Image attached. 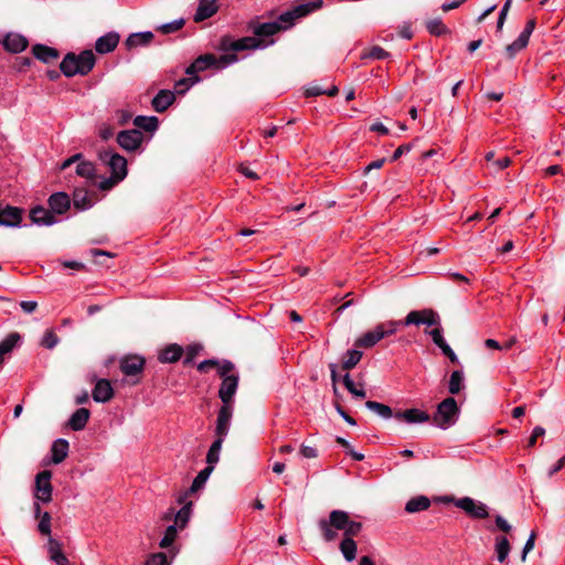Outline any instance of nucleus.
I'll return each mask as SVG.
<instances>
[{
	"label": "nucleus",
	"instance_id": "ea45409f",
	"mask_svg": "<svg viewBox=\"0 0 565 565\" xmlns=\"http://www.w3.org/2000/svg\"><path fill=\"white\" fill-rule=\"evenodd\" d=\"M529 41L523 36L519 35L515 41L507 45L505 52L509 58H513L520 51L526 47Z\"/></svg>",
	"mask_w": 565,
	"mask_h": 565
},
{
	"label": "nucleus",
	"instance_id": "864d4df0",
	"mask_svg": "<svg viewBox=\"0 0 565 565\" xmlns=\"http://www.w3.org/2000/svg\"><path fill=\"white\" fill-rule=\"evenodd\" d=\"M184 25L183 19H178L174 21H171L169 23L161 24L158 28V31H160L163 34H170L179 31Z\"/></svg>",
	"mask_w": 565,
	"mask_h": 565
},
{
	"label": "nucleus",
	"instance_id": "f3484780",
	"mask_svg": "<svg viewBox=\"0 0 565 565\" xmlns=\"http://www.w3.org/2000/svg\"><path fill=\"white\" fill-rule=\"evenodd\" d=\"M119 34L117 32H108L99 36L95 42V50L99 54H107L113 52L119 43Z\"/></svg>",
	"mask_w": 565,
	"mask_h": 565
},
{
	"label": "nucleus",
	"instance_id": "dca6fc26",
	"mask_svg": "<svg viewBox=\"0 0 565 565\" xmlns=\"http://www.w3.org/2000/svg\"><path fill=\"white\" fill-rule=\"evenodd\" d=\"M233 407L231 405H222L216 419L215 434L217 438L224 439L230 430Z\"/></svg>",
	"mask_w": 565,
	"mask_h": 565
},
{
	"label": "nucleus",
	"instance_id": "72a5a7b5",
	"mask_svg": "<svg viewBox=\"0 0 565 565\" xmlns=\"http://www.w3.org/2000/svg\"><path fill=\"white\" fill-rule=\"evenodd\" d=\"M213 470H214L213 466H207L204 469H202L198 473V476L194 478V480L190 487V492L193 493V492H196L198 490H200L201 488H203V486L207 481V479Z\"/></svg>",
	"mask_w": 565,
	"mask_h": 565
},
{
	"label": "nucleus",
	"instance_id": "ddd939ff",
	"mask_svg": "<svg viewBox=\"0 0 565 565\" xmlns=\"http://www.w3.org/2000/svg\"><path fill=\"white\" fill-rule=\"evenodd\" d=\"M68 450H70V444H68V441L66 439H64V438L55 439L52 443V446H51V449H50V457H45L43 459V465H47V463L58 465V463H61L67 457Z\"/></svg>",
	"mask_w": 565,
	"mask_h": 565
},
{
	"label": "nucleus",
	"instance_id": "8fccbe9b",
	"mask_svg": "<svg viewBox=\"0 0 565 565\" xmlns=\"http://www.w3.org/2000/svg\"><path fill=\"white\" fill-rule=\"evenodd\" d=\"M76 173L79 177L92 179L95 174V167L92 162L88 161L79 162L76 167Z\"/></svg>",
	"mask_w": 565,
	"mask_h": 565
},
{
	"label": "nucleus",
	"instance_id": "39448f33",
	"mask_svg": "<svg viewBox=\"0 0 565 565\" xmlns=\"http://www.w3.org/2000/svg\"><path fill=\"white\" fill-rule=\"evenodd\" d=\"M459 417V408L454 397H447L438 404L437 411L433 416L434 424L441 428L448 429L457 422Z\"/></svg>",
	"mask_w": 565,
	"mask_h": 565
},
{
	"label": "nucleus",
	"instance_id": "5fc2aeb1",
	"mask_svg": "<svg viewBox=\"0 0 565 565\" xmlns=\"http://www.w3.org/2000/svg\"><path fill=\"white\" fill-rule=\"evenodd\" d=\"M57 343H58V337L56 335V333L53 330H47L41 340V345L49 350H52L53 348H55L57 345Z\"/></svg>",
	"mask_w": 565,
	"mask_h": 565
},
{
	"label": "nucleus",
	"instance_id": "9b49d317",
	"mask_svg": "<svg viewBox=\"0 0 565 565\" xmlns=\"http://www.w3.org/2000/svg\"><path fill=\"white\" fill-rule=\"evenodd\" d=\"M143 140V135L138 129L122 130L117 135L118 145L127 151L137 150Z\"/></svg>",
	"mask_w": 565,
	"mask_h": 565
},
{
	"label": "nucleus",
	"instance_id": "09e8293b",
	"mask_svg": "<svg viewBox=\"0 0 565 565\" xmlns=\"http://www.w3.org/2000/svg\"><path fill=\"white\" fill-rule=\"evenodd\" d=\"M424 320L422 324L427 327H440V318L439 315L433 309H424Z\"/></svg>",
	"mask_w": 565,
	"mask_h": 565
},
{
	"label": "nucleus",
	"instance_id": "cd10ccee",
	"mask_svg": "<svg viewBox=\"0 0 565 565\" xmlns=\"http://www.w3.org/2000/svg\"><path fill=\"white\" fill-rule=\"evenodd\" d=\"M281 30L282 25L276 21L258 23L253 28V32L256 35L255 38L258 39L273 36Z\"/></svg>",
	"mask_w": 565,
	"mask_h": 565
},
{
	"label": "nucleus",
	"instance_id": "1a4fd4ad",
	"mask_svg": "<svg viewBox=\"0 0 565 565\" xmlns=\"http://www.w3.org/2000/svg\"><path fill=\"white\" fill-rule=\"evenodd\" d=\"M43 550L49 561L54 565H71L63 552V543L52 535H49L46 539V542L43 544Z\"/></svg>",
	"mask_w": 565,
	"mask_h": 565
},
{
	"label": "nucleus",
	"instance_id": "4d7b16f0",
	"mask_svg": "<svg viewBox=\"0 0 565 565\" xmlns=\"http://www.w3.org/2000/svg\"><path fill=\"white\" fill-rule=\"evenodd\" d=\"M220 365H222V361H218L216 359H209L198 364V371L201 373H206L209 372L210 369L215 367L217 374L220 375Z\"/></svg>",
	"mask_w": 565,
	"mask_h": 565
},
{
	"label": "nucleus",
	"instance_id": "20e7f679",
	"mask_svg": "<svg viewBox=\"0 0 565 565\" xmlns=\"http://www.w3.org/2000/svg\"><path fill=\"white\" fill-rule=\"evenodd\" d=\"M237 62L236 54H223L216 57L214 54H203L194 60V62L185 68L189 76L195 75L198 72H203L210 67L223 68Z\"/></svg>",
	"mask_w": 565,
	"mask_h": 565
},
{
	"label": "nucleus",
	"instance_id": "774afa93",
	"mask_svg": "<svg viewBox=\"0 0 565 565\" xmlns=\"http://www.w3.org/2000/svg\"><path fill=\"white\" fill-rule=\"evenodd\" d=\"M544 434H545V429L543 427H541V426H536L533 429L531 437L529 438L527 446L529 447H533L535 445V443H536V439L539 437H542Z\"/></svg>",
	"mask_w": 565,
	"mask_h": 565
},
{
	"label": "nucleus",
	"instance_id": "393cba45",
	"mask_svg": "<svg viewBox=\"0 0 565 565\" xmlns=\"http://www.w3.org/2000/svg\"><path fill=\"white\" fill-rule=\"evenodd\" d=\"M49 205L52 212L63 214L70 209L71 201L66 193L57 192L50 196Z\"/></svg>",
	"mask_w": 565,
	"mask_h": 565
},
{
	"label": "nucleus",
	"instance_id": "0eeeda50",
	"mask_svg": "<svg viewBox=\"0 0 565 565\" xmlns=\"http://www.w3.org/2000/svg\"><path fill=\"white\" fill-rule=\"evenodd\" d=\"M322 3V0H316L298 4L291 10L281 13L276 22H279L282 25V30H286L292 26L297 19L306 17L307 14L321 8Z\"/></svg>",
	"mask_w": 565,
	"mask_h": 565
},
{
	"label": "nucleus",
	"instance_id": "bb28decb",
	"mask_svg": "<svg viewBox=\"0 0 565 565\" xmlns=\"http://www.w3.org/2000/svg\"><path fill=\"white\" fill-rule=\"evenodd\" d=\"M383 339V331L379 330V327L376 326L373 330H370L362 334L359 339H356L354 345L359 348H372L374 347L379 341Z\"/></svg>",
	"mask_w": 565,
	"mask_h": 565
},
{
	"label": "nucleus",
	"instance_id": "de8ad7c7",
	"mask_svg": "<svg viewBox=\"0 0 565 565\" xmlns=\"http://www.w3.org/2000/svg\"><path fill=\"white\" fill-rule=\"evenodd\" d=\"M177 526L175 525H169L164 532L163 537L160 540L159 546L161 548H168L172 545L177 537Z\"/></svg>",
	"mask_w": 565,
	"mask_h": 565
},
{
	"label": "nucleus",
	"instance_id": "aec40b11",
	"mask_svg": "<svg viewBox=\"0 0 565 565\" xmlns=\"http://www.w3.org/2000/svg\"><path fill=\"white\" fill-rule=\"evenodd\" d=\"M89 417V409L85 407L77 408L68 418L66 427L73 431H81L86 427Z\"/></svg>",
	"mask_w": 565,
	"mask_h": 565
},
{
	"label": "nucleus",
	"instance_id": "412c9836",
	"mask_svg": "<svg viewBox=\"0 0 565 565\" xmlns=\"http://www.w3.org/2000/svg\"><path fill=\"white\" fill-rule=\"evenodd\" d=\"M22 216H21V210L18 207H12L7 205L6 207L2 206V203L0 202V225L1 226H9L13 227L21 223Z\"/></svg>",
	"mask_w": 565,
	"mask_h": 565
},
{
	"label": "nucleus",
	"instance_id": "a18cd8bd",
	"mask_svg": "<svg viewBox=\"0 0 565 565\" xmlns=\"http://www.w3.org/2000/svg\"><path fill=\"white\" fill-rule=\"evenodd\" d=\"M36 222H38V226L39 225H53L54 223H56V218L55 216L47 210H45L44 207L42 206H39L38 205V218H36Z\"/></svg>",
	"mask_w": 565,
	"mask_h": 565
},
{
	"label": "nucleus",
	"instance_id": "2f4dec72",
	"mask_svg": "<svg viewBox=\"0 0 565 565\" xmlns=\"http://www.w3.org/2000/svg\"><path fill=\"white\" fill-rule=\"evenodd\" d=\"M510 550H511L510 542L505 536H498L495 539V554H497V559L500 563H504L507 561Z\"/></svg>",
	"mask_w": 565,
	"mask_h": 565
},
{
	"label": "nucleus",
	"instance_id": "4468645a",
	"mask_svg": "<svg viewBox=\"0 0 565 565\" xmlns=\"http://www.w3.org/2000/svg\"><path fill=\"white\" fill-rule=\"evenodd\" d=\"M51 478L52 472L50 470L38 472V501L47 503L52 500L53 487Z\"/></svg>",
	"mask_w": 565,
	"mask_h": 565
},
{
	"label": "nucleus",
	"instance_id": "c9c22d12",
	"mask_svg": "<svg viewBox=\"0 0 565 565\" xmlns=\"http://www.w3.org/2000/svg\"><path fill=\"white\" fill-rule=\"evenodd\" d=\"M463 387V372L456 370L450 374L448 391L450 394H458Z\"/></svg>",
	"mask_w": 565,
	"mask_h": 565
},
{
	"label": "nucleus",
	"instance_id": "49530a36",
	"mask_svg": "<svg viewBox=\"0 0 565 565\" xmlns=\"http://www.w3.org/2000/svg\"><path fill=\"white\" fill-rule=\"evenodd\" d=\"M426 26L429 33L434 35H443L448 32L447 26L443 23L440 19L429 20Z\"/></svg>",
	"mask_w": 565,
	"mask_h": 565
},
{
	"label": "nucleus",
	"instance_id": "473e14b6",
	"mask_svg": "<svg viewBox=\"0 0 565 565\" xmlns=\"http://www.w3.org/2000/svg\"><path fill=\"white\" fill-rule=\"evenodd\" d=\"M365 406L367 409L374 412L380 417L385 418V419L391 418L395 414V413H393V409L388 405H385V404H382L379 402L367 401L365 403Z\"/></svg>",
	"mask_w": 565,
	"mask_h": 565
},
{
	"label": "nucleus",
	"instance_id": "c03bdc74",
	"mask_svg": "<svg viewBox=\"0 0 565 565\" xmlns=\"http://www.w3.org/2000/svg\"><path fill=\"white\" fill-rule=\"evenodd\" d=\"M426 333L431 337L433 342L443 351L445 350L449 344L446 342L444 335H443V328L436 327L433 330H426Z\"/></svg>",
	"mask_w": 565,
	"mask_h": 565
},
{
	"label": "nucleus",
	"instance_id": "c756f323",
	"mask_svg": "<svg viewBox=\"0 0 565 565\" xmlns=\"http://www.w3.org/2000/svg\"><path fill=\"white\" fill-rule=\"evenodd\" d=\"M134 125L140 129L152 132L158 128L159 120L156 116H137Z\"/></svg>",
	"mask_w": 565,
	"mask_h": 565
},
{
	"label": "nucleus",
	"instance_id": "f03ea898",
	"mask_svg": "<svg viewBox=\"0 0 565 565\" xmlns=\"http://www.w3.org/2000/svg\"><path fill=\"white\" fill-rule=\"evenodd\" d=\"M96 57L90 50L83 51L79 54L67 53L60 64L61 72L66 77L75 75H87L94 67Z\"/></svg>",
	"mask_w": 565,
	"mask_h": 565
},
{
	"label": "nucleus",
	"instance_id": "a211bd4d",
	"mask_svg": "<svg viewBox=\"0 0 565 565\" xmlns=\"http://www.w3.org/2000/svg\"><path fill=\"white\" fill-rule=\"evenodd\" d=\"M93 399L97 403H107L114 396V388L106 379L98 380L93 388Z\"/></svg>",
	"mask_w": 565,
	"mask_h": 565
},
{
	"label": "nucleus",
	"instance_id": "603ef678",
	"mask_svg": "<svg viewBox=\"0 0 565 565\" xmlns=\"http://www.w3.org/2000/svg\"><path fill=\"white\" fill-rule=\"evenodd\" d=\"M424 309L423 310H413L408 312V315L403 320V326H420L424 320Z\"/></svg>",
	"mask_w": 565,
	"mask_h": 565
},
{
	"label": "nucleus",
	"instance_id": "2eb2a0df",
	"mask_svg": "<svg viewBox=\"0 0 565 565\" xmlns=\"http://www.w3.org/2000/svg\"><path fill=\"white\" fill-rule=\"evenodd\" d=\"M394 417L397 420L405 422L407 424H423V423H427L430 419V416L427 412L418 409V408H408L405 411H397L394 414Z\"/></svg>",
	"mask_w": 565,
	"mask_h": 565
},
{
	"label": "nucleus",
	"instance_id": "0e129e2a",
	"mask_svg": "<svg viewBox=\"0 0 565 565\" xmlns=\"http://www.w3.org/2000/svg\"><path fill=\"white\" fill-rule=\"evenodd\" d=\"M388 55H390L388 52H386L381 46H373L365 56L373 58V60H384V58L388 57Z\"/></svg>",
	"mask_w": 565,
	"mask_h": 565
},
{
	"label": "nucleus",
	"instance_id": "37998d69",
	"mask_svg": "<svg viewBox=\"0 0 565 565\" xmlns=\"http://www.w3.org/2000/svg\"><path fill=\"white\" fill-rule=\"evenodd\" d=\"M343 384L345 386V388L355 397H359V398H364L366 396V392L365 390H363L362 387L361 388H358L355 383L353 382V380L351 379L350 374L347 373L344 376H343Z\"/></svg>",
	"mask_w": 565,
	"mask_h": 565
},
{
	"label": "nucleus",
	"instance_id": "58836bf2",
	"mask_svg": "<svg viewBox=\"0 0 565 565\" xmlns=\"http://www.w3.org/2000/svg\"><path fill=\"white\" fill-rule=\"evenodd\" d=\"M362 359V352L359 350H348L342 360V369L349 371L353 369Z\"/></svg>",
	"mask_w": 565,
	"mask_h": 565
},
{
	"label": "nucleus",
	"instance_id": "5701e85b",
	"mask_svg": "<svg viewBox=\"0 0 565 565\" xmlns=\"http://www.w3.org/2000/svg\"><path fill=\"white\" fill-rule=\"evenodd\" d=\"M184 350L177 343L166 345L159 351L158 360L161 363H175L183 354Z\"/></svg>",
	"mask_w": 565,
	"mask_h": 565
},
{
	"label": "nucleus",
	"instance_id": "c85d7f7f",
	"mask_svg": "<svg viewBox=\"0 0 565 565\" xmlns=\"http://www.w3.org/2000/svg\"><path fill=\"white\" fill-rule=\"evenodd\" d=\"M430 507V500L426 495H417L408 500L405 505L407 513L425 511Z\"/></svg>",
	"mask_w": 565,
	"mask_h": 565
},
{
	"label": "nucleus",
	"instance_id": "4c0bfd02",
	"mask_svg": "<svg viewBox=\"0 0 565 565\" xmlns=\"http://www.w3.org/2000/svg\"><path fill=\"white\" fill-rule=\"evenodd\" d=\"M224 439L216 438L213 444L211 445L207 454H206V462L207 466H213L218 462L220 460V451L222 448Z\"/></svg>",
	"mask_w": 565,
	"mask_h": 565
},
{
	"label": "nucleus",
	"instance_id": "7c9ffc66",
	"mask_svg": "<svg viewBox=\"0 0 565 565\" xmlns=\"http://www.w3.org/2000/svg\"><path fill=\"white\" fill-rule=\"evenodd\" d=\"M58 57L60 53L56 49L38 43V61L52 63L55 62Z\"/></svg>",
	"mask_w": 565,
	"mask_h": 565
},
{
	"label": "nucleus",
	"instance_id": "4be33fe9",
	"mask_svg": "<svg viewBox=\"0 0 565 565\" xmlns=\"http://www.w3.org/2000/svg\"><path fill=\"white\" fill-rule=\"evenodd\" d=\"M218 10L216 0H200L194 14L195 22H202L213 17Z\"/></svg>",
	"mask_w": 565,
	"mask_h": 565
},
{
	"label": "nucleus",
	"instance_id": "6ab92c4d",
	"mask_svg": "<svg viewBox=\"0 0 565 565\" xmlns=\"http://www.w3.org/2000/svg\"><path fill=\"white\" fill-rule=\"evenodd\" d=\"M28 40L19 33H8L3 36V47L6 51L17 54L23 52L28 47Z\"/></svg>",
	"mask_w": 565,
	"mask_h": 565
},
{
	"label": "nucleus",
	"instance_id": "423d86ee",
	"mask_svg": "<svg viewBox=\"0 0 565 565\" xmlns=\"http://www.w3.org/2000/svg\"><path fill=\"white\" fill-rule=\"evenodd\" d=\"M267 45L268 43H266L264 40L254 36L233 40L231 36L225 35L220 41L218 50L225 52V54H228L227 52L264 49Z\"/></svg>",
	"mask_w": 565,
	"mask_h": 565
},
{
	"label": "nucleus",
	"instance_id": "680f3d73",
	"mask_svg": "<svg viewBox=\"0 0 565 565\" xmlns=\"http://www.w3.org/2000/svg\"><path fill=\"white\" fill-rule=\"evenodd\" d=\"M145 565H169V562L167 555L160 552L151 554Z\"/></svg>",
	"mask_w": 565,
	"mask_h": 565
},
{
	"label": "nucleus",
	"instance_id": "6e6552de",
	"mask_svg": "<svg viewBox=\"0 0 565 565\" xmlns=\"http://www.w3.org/2000/svg\"><path fill=\"white\" fill-rule=\"evenodd\" d=\"M99 159L109 168L113 174V182H120L126 178L127 160L122 156L111 150H104L99 152Z\"/></svg>",
	"mask_w": 565,
	"mask_h": 565
},
{
	"label": "nucleus",
	"instance_id": "7ed1b4c3",
	"mask_svg": "<svg viewBox=\"0 0 565 565\" xmlns=\"http://www.w3.org/2000/svg\"><path fill=\"white\" fill-rule=\"evenodd\" d=\"M222 379L221 386L218 388V397L223 405L233 404V398L237 392L239 374L235 369V365L228 360H222L220 365V375Z\"/></svg>",
	"mask_w": 565,
	"mask_h": 565
},
{
	"label": "nucleus",
	"instance_id": "b1692460",
	"mask_svg": "<svg viewBox=\"0 0 565 565\" xmlns=\"http://www.w3.org/2000/svg\"><path fill=\"white\" fill-rule=\"evenodd\" d=\"M153 38L154 35L151 31L132 33L126 39L125 45L128 50H132L139 46H147L151 43Z\"/></svg>",
	"mask_w": 565,
	"mask_h": 565
},
{
	"label": "nucleus",
	"instance_id": "f704fd0d",
	"mask_svg": "<svg viewBox=\"0 0 565 565\" xmlns=\"http://www.w3.org/2000/svg\"><path fill=\"white\" fill-rule=\"evenodd\" d=\"M21 337L18 332L9 333L1 342H0V353L6 356V354L10 353L13 348L20 342Z\"/></svg>",
	"mask_w": 565,
	"mask_h": 565
},
{
	"label": "nucleus",
	"instance_id": "bf43d9fd",
	"mask_svg": "<svg viewBox=\"0 0 565 565\" xmlns=\"http://www.w3.org/2000/svg\"><path fill=\"white\" fill-rule=\"evenodd\" d=\"M202 350V347L200 344H191L186 348L185 351V358L183 360V363L185 365L191 364L195 356L200 353Z\"/></svg>",
	"mask_w": 565,
	"mask_h": 565
},
{
	"label": "nucleus",
	"instance_id": "79ce46f5",
	"mask_svg": "<svg viewBox=\"0 0 565 565\" xmlns=\"http://www.w3.org/2000/svg\"><path fill=\"white\" fill-rule=\"evenodd\" d=\"M191 505H192L191 502L186 503L177 512V514L174 515V524L173 525L179 526L180 529H183L186 525V523L190 519Z\"/></svg>",
	"mask_w": 565,
	"mask_h": 565
},
{
	"label": "nucleus",
	"instance_id": "e2e57ef3",
	"mask_svg": "<svg viewBox=\"0 0 565 565\" xmlns=\"http://www.w3.org/2000/svg\"><path fill=\"white\" fill-rule=\"evenodd\" d=\"M32 64V61L30 57L20 56L17 57L13 64V67L18 72H25Z\"/></svg>",
	"mask_w": 565,
	"mask_h": 565
},
{
	"label": "nucleus",
	"instance_id": "f8f14e48",
	"mask_svg": "<svg viewBox=\"0 0 565 565\" xmlns=\"http://www.w3.org/2000/svg\"><path fill=\"white\" fill-rule=\"evenodd\" d=\"M146 361L140 355H126L119 361V369L126 376L140 375L145 369Z\"/></svg>",
	"mask_w": 565,
	"mask_h": 565
},
{
	"label": "nucleus",
	"instance_id": "a19ab883",
	"mask_svg": "<svg viewBox=\"0 0 565 565\" xmlns=\"http://www.w3.org/2000/svg\"><path fill=\"white\" fill-rule=\"evenodd\" d=\"M529 41L523 36L519 35L515 41L507 45L505 52L509 58H513L520 51L526 47Z\"/></svg>",
	"mask_w": 565,
	"mask_h": 565
},
{
	"label": "nucleus",
	"instance_id": "3c124183",
	"mask_svg": "<svg viewBox=\"0 0 565 565\" xmlns=\"http://www.w3.org/2000/svg\"><path fill=\"white\" fill-rule=\"evenodd\" d=\"M401 326H403V321H394V320L377 324L379 330L383 331V338L394 334Z\"/></svg>",
	"mask_w": 565,
	"mask_h": 565
},
{
	"label": "nucleus",
	"instance_id": "13d9d810",
	"mask_svg": "<svg viewBox=\"0 0 565 565\" xmlns=\"http://www.w3.org/2000/svg\"><path fill=\"white\" fill-rule=\"evenodd\" d=\"M74 206L78 210H85L90 206V200L86 198L81 191L74 192Z\"/></svg>",
	"mask_w": 565,
	"mask_h": 565
},
{
	"label": "nucleus",
	"instance_id": "69168bd1",
	"mask_svg": "<svg viewBox=\"0 0 565 565\" xmlns=\"http://www.w3.org/2000/svg\"><path fill=\"white\" fill-rule=\"evenodd\" d=\"M534 543H535V533L532 532L531 535L529 536L527 541L525 542L523 551H522L521 559L523 562L526 559L527 553L533 550Z\"/></svg>",
	"mask_w": 565,
	"mask_h": 565
},
{
	"label": "nucleus",
	"instance_id": "9d476101",
	"mask_svg": "<svg viewBox=\"0 0 565 565\" xmlns=\"http://www.w3.org/2000/svg\"><path fill=\"white\" fill-rule=\"evenodd\" d=\"M456 507L463 510L469 516L475 519H486L489 515L484 503L478 502L469 497H463L456 501Z\"/></svg>",
	"mask_w": 565,
	"mask_h": 565
},
{
	"label": "nucleus",
	"instance_id": "052dcab7",
	"mask_svg": "<svg viewBox=\"0 0 565 565\" xmlns=\"http://www.w3.org/2000/svg\"><path fill=\"white\" fill-rule=\"evenodd\" d=\"M511 3H512V0H507L505 3L502 7L500 13H499V18H498V21H497V31L498 32L502 31V28L504 25L508 12H509L510 7H511Z\"/></svg>",
	"mask_w": 565,
	"mask_h": 565
},
{
	"label": "nucleus",
	"instance_id": "e433bc0d",
	"mask_svg": "<svg viewBox=\"0 0 565 565\" xmlns=\"http://www.w3.org/2000/svg\"><path fill=\"white\" fill-rule=\"evenodd\" d=\"M38 516H40V521L38 522V532L42 536H45L47 539L49 535H52L51 534L52 516H51V514L49 512H43L40 515V508L39 507H38Z\"/></svg>",
	"mask_w": 565,
	"mask_h": 565
},
{
	"label": "nucleus",
	"instance_id": "a878e982",
	"mask_svg": "<svg viewBox=\"0 0 565 565\" xmlns=\"http://www.w3.org/2000/svg\"><path fill=\"white\" fill-rule=\"evenodd\" d=\"M175 96L173 92L161 89L152 99V107L156 111L162 113L168 109L174 102Z\"/></svg>",
	"mask_w": 565,
	"mask_h": 565
},
{
	"label": "nucleus",
	"instance_id": "338daca9",
	"mask_svg": "<svg viewBox=\"0 0 565 565\" xmlns=\"http://www.w3.org/2000/svg\"><path fill=\"white\" fill-rule=\"evenodd\" d=\"M535 25H536V21H535V19H530V20L526 22V24H525V26H524L523 31L520 33V35H521V36H523L524 39H526V40L529 41V40H530V36H531V34H532V32H533V31H534V29H535Z\"/></svg>",
	"mask_w": 565,
	"mask_h": 565
},
{
	"label": "nucleus",
	"instance_id": "6e6d98bb",
	"mask_svg": "<svg viewBox=\"0 0 565 565\" xmlns=\"http://www.w3.org/2000/svg\"><path fill=\"white\" fill-rule=\"evenodd\" d=\"M335 441L341 445L345 450H347V454L350 455L354 460L356 461H361L364 459V455L361 454V452H356L352 449L350 443L348 440H345L344 438L342 437H337L335 438Z\"/></svg>",
	"mask_w": 565,
	"mask_h": 565
},
{
	"label": "nucleus",
	"instance_id": "f257e3e1",
	"mask_svg": "<svg viewBox=\"0 0 565 565\" xmlns=\"http://www.w3.org/2000/svg\"><path fill=\"white\" fill-rule=\"evenodd\" d=\"M318 526L326 542L334 541L338 537L337 531H343V540L339 548L347 562L355 559L358 546L353 537L361 532V522L351 520L347 511L332 510L328 519L319 520Z\"/></svg>",
	"mask_w": 565,
	"mask_h": 565
}]
</instances>
